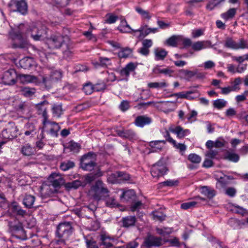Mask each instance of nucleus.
I'll return each instance as SVG.
<instances>
[{
  "mask_svg": "<svg viewBox=\"0 0 248 248\" xmlns=\"http://www.w3.org/2000/svg\"><path fill=\"white\" fill-rule=\"evenodd\" d=\"M27 29L25 25L21 24L10 32V37L14 41V45L16 47L26 48L29 45L25 36Z\"/></svg>",
  "mask_w": 248,
  "mask_h": 248,
  "instance_id": "nucleus-1",
  "label": "nucleus"
},
{
  "mask_svg": "<svg viewBox=\"0 0 248 248\" xmlns=\"http://www.w3.org/2000/svg\"><path fill=\"white\" fill-rule=\"evenodd\" d=\"M43 117L44 120L43 121V126L42 128V132L40 135L41 139L45 138L44 132L50 134L53 137H57L58 132L60 129V127L58 124L50 122L47 120V113L45 111V109L44 108Z\"/></svg>",
  "mask_w": 248,
  "mask_h": 248,
  "instance_id": "nucleus-2",
  "label": "nucleus"
},
{
  "mask_svg": "<svg viewBox=\"0 0 248 248\" xmlns=\"http://www.w3.org/2000/svg\"><path fill=\"white\" fill-rule=\"evenodd\" d=\"M109 191L105 186V184L98 180L89 191V195L94 199L99 201L104 199L108 195Z\"/></svg>",
  "mask_w": 248,
  "mask_h": 248,
  "instance_id": "nucleus-3",
  "label": "nucleus"
},
{
  "mask_svg": "<svg viewBox=\"0 0 248 248\" xmlns=\"http://www.w3.org/2000/svg\"><path fill=\"white\" fill-rule=\"evenodd\" d=\"M30 32L35 41L41 40L46 37L47 28L41 22L32 23L30 28Z\"/></svg>",
  "mask_w": 248,
  "mask_h": 248,
  "instance_id": "nucleus-4",
  "label": "nucleus"
},
{
  "mask_svg": "<svg viewBox=\"0 0 248 248\" xmlns=\"http://www.w3.org/2000/svg\"><path fill=\"white\" fill-rule=\"evenodd\" d=\"M224 46L234 50L248 49V40L242 38L238 41H235L232 38H227L225 40Z\"/></svg>",
  "mask_w": 248,
  "mask_h": 248,
  "instance_id": "nucleus-5",
  "label": "nucleus"
},
{
  "mask_svg": "<svg viewBox=\"0 0 248 248\" xmlns=\"http://www.w3.org/2000/svg\"><path fill=\"white\" fill-rule=\"evenodd\" d=\"M10 10L12 12H18L25 15L28 11V6L25 0H11L9 3Z\"/></svg>",
  "mask_w": 248,
  "mask_h": 248,
  "instance_id": "nucleus-6",
  "label": "nucleus"
},
{
  "mask_svg": "<svg viewBox=\"0 0 248 248\" xmlns=\"http://www.w3.org/2000/svg\"><path fill=\"white\" fill-rule=\"evenodd\" d=\"M69 41L67 36H62L60 33H56L47 40V43L50 48H59L66 42Z\"/></svg>",
  "mask_w": 248,
  "mask_h": 248,
  "instance_id": "nucleus-7",
  "label": "nucleus"
},
{
  "mask_svg": "<svg viewBox=\"0 0 248 248\" xmlns=\"http://www.w3.org/2000/svg\"><path fill=\"white\" fill-rule=\"evenodd\" d=\"M72 232V227L68 222L60 223L57 227V234L62 238V241L67 239Z\"/></svg>",
  "mask_w": 248,
  "mask_h": 248,
  "instance_id": "nucleus-8",
  "label": "nucleus"
},
{
  "mask_svg": "<svg viewBox=\"0 0 248 248\" xmlns=\"http://www.w3.org/2000/svg\"><path fill=\"white\" fill-rule=\"evenodd\" d=\"M93 155V153H89L82 157L80 165L83 170L87 171H91L93 170L95 166Z\"/></svg>",
  "mask_w": 248,
  "mask_h": 248,
  "instance_id": "nucleus-9",
  "label": "nucleus"
},
{
  "mask_svg": "<svg viewBox=\"0 0 248 248\" xmlns=\"http://www.w3.org/2000/svg\"><path fill=\"white\" fill-rule=\"evenodd\" d=\"M17 75L14 69H10L4 72L2 78L3 83L5 85H13L16 82Z\"/></svg>",
  "mask_w": 248,
  "mask_h": 248,
  "instance_id": "nucleus-10",
  "label": "nucleus"
},
{
  "mask_svg": "<svg viewBox=\"0 0 248 248\" xmlns=\"http://www.w3.org/2000/svg\"><path fill=\"white\" fill-rule=\"evenodd\" d=\"M168 169L162 162L159 161L153 166L151 173L153 177L158 178L166 174Z\"/></svg>",
  "mask_w": 248,
  "mask_h": 248,
  "instance_id": "nucleus-11",
  "label": "nucleus"
},
{
  "mask_svg": "<svg viewBox=\"0 0 248 248\" xmlns=\"http://www.w3.org/2000/svg\"><path fill=\"white\" fill-rule=\"evenodd\" d=\"M48 183L53 187H59L64 183L63 177L59 173H52L48 178Z\"/></svg>",
  "mask_w": 248,
  "mask_h": 248,
  "instance_id": "nucleus-12",
  "label": "nucleus"
},
{
  "mask_svg": "<svg viewBox=\"0 0 248 248\" xmlns=\"http://www.w3.org/2000/svg\"><path fill=\"white\" fill-rule=\"evenodd\" d=\"M168 131L176 134L177 138L180 139L188 135L190 133L188 129H184L180 126H175L174 125H171L169 127V131Z\"/></svg>",
  "mask_w": 248,
  "mask_h": 248,
  "instance_id": "nucleus-13",
  "label": "nucleus"
},
{
  "mask_svg": "<svg viewBox=\"0 0 248 248\" xmlns=\"http://www.w3.org/2000/svg\"><path fill=\"white\" fill-rule=\"evenodd\" d=\"M144 244L147 247L159 246L162 244V240L160 237L149 235L145 239Z\"/></svg>",
  "mask_w": 248,
  "mask_h": 248,
  "instance_id": "nucleus-14",
  "label": "nucleus"
},
{
  "mask_svg": "<svg viewBox=\"0 0 248 248\" xmlns=\"http://www.w3.org/2000/svg\"><path fill=\"white\" fill-rule=\"evenodd\" d=\"M19 81L23 84L35 83L39 82L37 78L33 75L22 74L18 77Z\"/></svg>",
  "mask_w": 248,
  "mask_h": 248,
  "instance_id": "nucleus-15",
  "label": "nucleus"
},
{
  "mask_svg": "<svg viewBox=\"0 0 248 248\" xmlns=\"http://www.w3.org/2000/svg\"><path fill=\"white\" fill-rule=\"evenodd\" d=\"M101 240V245L104 246L106 248H109L112 247L113 243L115 241V239L113 237H110L108 234L102 233L100 235Z\"/></svg>",
  "mask_w": 248,
  "mask_h": 248,
  "instance_id": "nucleus-16",
  "label": "nucleus"
},
{
  "mask_svg": "<svg viewBox=\"0 0 248 248\" xmlns=\"http://www.w3.org/2000/svg\"><path fill=\"white\" fill-rule=\"evenodd\" d=\"M211 43L208 41H197L191 45V47L195 51H199L210 46Z\"/></svg>",
  "mask_w": 248,
  "mask_h": 248,
  "instance_id": "nucleus-17",
  "label": "nucleus"
},
{
  "mask_svg": "<svg viewBox=\"0 0 248 248\" xmlns=\"http://www.w3.org/2000/svg\"><path fill=\"white\" fill-rule=\"evenodd\" d=\"M154 53L155 60L156 61H163L168 54V52L161 47H156L154 49Z\"/></svg>",
  "mask_w": 248,
  "mask_h": 248,
  "instance_id": "nucleus-18",
  "label": "nucleus"
},
{
  "mask_svg": "<svg viewBox=\"0 0 248 248\" xmlns=\"http://www.w3.org/2000/svg\"><path fill=\"white\" fill-rule=\"evenodd\" d=\"M151 122L150 118L146 116H140L136 118L135 124L137 126L142 127L145 125L150 124Z\"/></svg>",
  "mask_w": 248,
  "mask_h": 248,
  "instance_id": "nucleus-19",
  "label": "nucleus"
},
{
  "mask_svg": "<svg viewBox=\"0 0 248 248\" xmlns=\"http://www.w3.org/2000/svg\"><path fill=\"white\" fill-rule=\"evenodd\" d=\"M168 142L171 143L174 147L179 149L180 151H185L186 150V146L182 143H177L176 141L170 137L168 131L166 132V135H164Z\"/></svg>",
  "mask_w": 248,
  "mask_h": 248,
  "instance_id": "nucleus-20",
  "label": "nucleus"
},
{
  "mask_svg": "<svg viewBox=\"0 0 248 248\" xmlns=\"http://www.w3.org/2000/svg\"><path fill=\"white\" fill-rule=\"evenodd\" d=\"M19 64L24 69H29L34 64V62L31 57H25L19 61Z\"/></svg>",
  "mask_w": 248,
  "mask_h": 248,
  "instance_id": "nucleus-21",
  "label": "nucleus"
},
{
  "mask_svg": "<svg viewBox=\"0 0 248 248\" xmlns=\"http://www.w3.org/2000/svg\"><path fill=\"white\" fill-rule=\"evenodd\" d=\"M223 157L225 159L234 163L237 162L239 160V155L232 151L226 152Z\"/></svg>",
  "mask_w": 248,
  "mask_h": 248,
  "instance_id": "nucleus-22",
  "label": "nucleus"
},
{
  "mask_svg": "<svg viewBox=\"0 0 248 248\" xmlns=\"http://www.w3.org/2000/svg\"><path fill=\"white\" fill-rule=\"evenodd\" d=\"M166 142L164 140H155L151 141L150 146L153 149V152L160 151L164 147Z\"/></svg>",
  "mask_w": 248,
  "mask_h": 248,
  "instance_id": "nucleus-23",
  "label": "nucleus"
},
{
  "mask_svg": "<svg viewBox=\"0 0 248 248\" xmlns=\"http://www.w3.org/2000/svg\"><path fill=\"white\" fill-rule=\"evenodd\" d=\"M153 71L155 74H162L169 77H171L174 73V71L170 68H161L160 66L158 65L154 68Z\"/></svg>",
  "mask_w": 248,
  "mask_h": 248,
  "instance_id": "nucleus-24",
  "label": "nucleus"
},
{
  "mask_svg": "<svg viewBox=\"0 0 248 248\" xmlns=\"http://www.w3.org/2000/svg\"><path fill=\"white\" fill-rule=\"evenodd\" d=\"M180 36L173 35L168 39L165 42V44L173 47L176 46L180 44Z\"/></svg>",
  "mask_w": 248,
  "mask_h": 248,
  "instance_id": "nucleus-25",
  "label": "nucleus"
},
{
  "mask_svg": "<svg viewBox=\"0 0 248 248\" xmlns=\"http://www.w3.org/2000/svg\"><path fill=\"white\" fill-rule=\"evenodd\" d=\"M201 193L207 196L208 198L211 199L216 195L214 189L208 186H202L201 189Z\"/></svg>",
  "mask_w": 248,
  "mask_h": 248,
  "instance_id": "nucleus-26",
  "label": "nucleus"
},
{
  "mask_svg": "<svg viewBox=\"0 0 248 248\" xmlns=\"http://www.w3.org/2000/svg\"><path fill=\"white\" fill-rule=\"evenodd\" d=\"M24 128H25L24 134L26 136H32L33 135H34L36 133L35 126L32 123H27L25 125Z\"/></svg>",
  "mask_w": 248,
  "mask_h": 248,
  "instance_id": "nucleus-27",
  "label": "nucleus"
},
{
  "mask_svg": "<svg viewBox=\"0 0 248 248\" xmlns=\"http://www.w3.org/2000/svg\"><path fill=\"white\" fill-rule=\"evenodd\" d=\"M118 29L123 33H130L132 31V29L125 19L121 20V23L118 27Z\"/></svg>",
  "mask_w": 248,
  "mask_h": 248,
  "instance_id": "nucleus-28",
  "label": "nucleus"
},
{
  "mask_svg": "<svg viewBox=\"0 0 248 248\" xmlns=\"http://www.w3.org/2000/svg\"><path fill=\"white\" fill-rule=\"evenodd\" d=\"M136 218L135 216H127L123 218V224L124 227H129L134 226Z\"/></svg>",
  "mask_w": 248,
  "mask_h": 248,
  "instance_id": "nucleus-29",
  "label": "nucleus"
},
{
  "mask_svg": "<svg viewBox=\"0 0 248 248\" xmlns=\"http://www.w3.org/2000/svg\"><path fill=\"white\" fill-rule=\"evenodd\" d=\"M35 201V197L31 195H26L23 200V203L28 208L32 207Z\"/></svg>",
  "mask_w": 248,
  "mask_h": 248,
  "instance_id": "nucleus-30",
  "label": "nucleus"
},
{
  "mask_svg": "<svg viewBox=\"0 0 248 248\" xmlns=\"http://www.w3.org/2000/svg\"><path fill=\"white\" fill-rule=\"evenodd\" d=\"M103 200H105L106 205L108 207L113 208L117 207L119 205L118 203L116 201L114 197H110L109 195Z\"/></svg>",
  "mask_w": 248,
  "mask_h": 248,
  "instance_id": "nucleus-31",
  "label": "nucleus"
},
{
  "mask_svg": "<svg viewBox=\"0 0 248 248\" xmlns=\"http://www.w3.org/2000/svg\"><path fill=\"white\" fill-rule=\"evenodd\" d=\"M22 154L26 156H30L33 154L34 149L29 143L23 145L21 149Z\"/></svg>",
  "mask_w": 248,
  "mask_h": 248,
  "instance_id": "nucleus-32",
  "label": "nucleus"
},
{
  "mask_svg": "<svg viewBox=\"0 0 248 248\" xmlns=\"http://www.w3.org/2000/svg\"><path fill=\"white\" fill-rule=\"evenodd\" d=\"M21 94L26 97L32 96L36 93V90L34 88L25 87L21 90Z\"/></svg>",
  "mask_w": 248,
  "mask_h": 248,
  "instance_id": "nucleus-33",
  "label": "nucleus"
},
{
  "mask_svg": "<svg viewBox=\"0 0 248 248\" xmlns=\"http://www.w3.org/2000/svg\"><path fill=\"white\" fill-rule=\"evenodd\" d=\"M179 184V181L178 180H172V179H168L166 181H165L163 182H161L159 184V186L160 187H172L177 186Z\"/></svg>",
  "mask_w": 248,
  "mask_h": 248,
  "instance_id": "nucleus-34",
  "label": "nucleus"
},
{
  "mask_svg": "<svg viewBox=\"0 0 248 248\" xmlns=\"http://www.w3.org/2000/svg\"><path fill=\"white\" fill-rule=\"evenodd\" d=\"M51 185L48 183H44L41 187V191L44 195H49L53 193V190L50 188Z\"/></svg>",
  "mask_w": 248,
  "mask_h": 248,
  "instance_id": "nucleus-35",
  "label": "nucleus"
},
{
  "mask_svg": "<svg viewBox=\"0 0 248 248\" xmlns=\"http://www.w3.org/2000/svg\"><path fill=\"white\" fill-rule=\"evenodd\" d=\"M85 184H83L80 181L77 180L71 182H68L65 184V186L67 188L77 189L81 186H85Z\"/></svg>",
  "mask_w": 248,
  "mask_h": 248,
  "instance_id": "nucleus-36",
  "label": "nucleus"
},
{
  "mask_svg": "<svg viewBox=\"0 0 248 248\" xmlns=\"http://www.w3.org/2000/svg\"><path fill=\"white\" fill-rule=\"evenodd\" d=\"M236 9L235 8H231L226 12L221 15V17L225 20L232 18L236 14Z\"/></svg>",
  "mask_w": 248,
  "mask_h": 248,
  "instance_id": "nucleus-37",
  "label": "nucleus"
},
{
  "mask_svg": "<svg viewBox=\"0 0 248 248\" xmlns=\"http://www.w3.org/2000/svg\"><path fill=\"white\" fill-rule=\"evenodd\" d=\"M241 83L242 78L240 77H237L231 82L232 85L231 86L233 89L234 92H238L240 90V85Z\"/></svg>",
  "mask_w": 248,
  "mask_h": 248,
  "instance_id": "nucleus-38",
  "label": "nucleus"
},
{
  "mask_svg": "<svg viewBox=\"0 0 248 248\" xmlns=\"http://www.w3.org/2000/svg\"><path fill=\"white\" fill-rule=\"evenodd\" d=\"M228 104L227 101L223 99H217L213 102V106L214 108L218 109H222L225 107Z\"/></svg>",
  "mask_w": 248,
  "mask_h": 248,
  "instance_id": "nucleus-39",
  "label": "nucleus"
},
{
  "mask_svg": "<svg viewBox=\"0 0 248 248\" xmlns=\"http://www.w3.org/2000/svg\"><path fill=\"white\" fill-rule=\"evenodd\" d=\"M119 171H116L108 175V181L112 184L119 183Z\"/></svg>",
  "mask_w": 248,
  "mask_h": 248,
  "instance_id": "nucleus-40",
  "label": "nucleus"
},
{
  "mask_svg": "<svg viewBox=\"0 0 248 248\" xmlns=\"http://www.w3.org/2000/svg\"><path fill=\"white\" fill-rule=\"evenodd\" d=\"M75 166V163L71 161H67L62 162L60 165V168L63 171H66Z\"/></svg>",
  "mask_w": 248,
  "mask_h": 248,
  "instance_id": "nucleus-41",
  "label": "nucleus"
},
{
  "mask_svg": "<svg viewBox=\"0 0 248 248\" xmlns=\"http://www.w3.org/2000/svg\"><path fill=\"white\" fill-rule=\"evenodd\" d=\"M136 11L140 14L141 17L144 19H150L152 16V15L148 11L144 10L141 8H136Z\"/></svg>",
  "mask_w": 248,
  "mask_h": 248,
  "instance_id": "nucleus-42",
  "label": "nucleus"
},
{
  "mask_svg": "<svg viewBox=\"0 0 248 248\" xmlns=\"http://www.w3.org/2000/svg\"><path fill=\"white\" fill-rule=\"evenodd\" d=\"M153 217L156 220L162 221L165 219L166 215L162 212L159 211H155L152 212Z\"/></svg>",
  "mask_w": 248,
  "mask_h": 248,
  "instance_id": "nucleus-43",
  "label": "nucleus"
},
{
  "mask_svg": "<svg viewBox=\"0 0 248 248\" xmlns=\"http://www.w3.org/2000/svg\"><path fill=\"white\" fill-rule=\"evenodd\" d=\"M188 159L192 163L199 164L202 158L200 156L196 154H190L188 156Z\"/></svg>",
  "mask_w": 248,
  "mask_h": 248,
  "instance_id": "nucleus-44",
  "label": "nucleus"
},
{
  "mask_svg": "<svg viewBox=\"0 0 248 248\" xmlns=\"http://www.w3.org/2000/svg\"><path fill=\"white\" fill-rule=\"evenodd\" d=\"M9 133H12L11 130L10 129H6L1 132V135L5 140L12 139L16 136L15 134L13 133L12 134H9Z\"/></svg>",
  "mask_w": 248,
  "mask_h": 248,
  "instance_id": "nucleus-45",
  "label": "nucleus"
},
{
  "mask_svg": "<svg viewBox=\"0 0 248 248\" xmlns=\"http://www.w3.org/2000/svg\"><path fill=\"white\" fill-rule=\"evenodd\" d=\"M224 1L225 0H210L206 6V8L212 10L215 7Z\"/></svg>",
  "mask_w": 248,
  "mask_h": 248,
  "instance_id": "nucleus-46",
  "label": "nucleus"
},
{
  "mask_svg": "<svg viewBox=\"0 0 248 248\" xmlns=\"http://www.w3.org/2000/svg\"><path fill=\"white\" fill-rule=\"evenodd\" d=\"M52 111L54 116L60 117L62 113V106L61 105H54L52 108Z\"/></svg>",
  "mask_w": 248,
  "mask_h": 248,
  "instance_id": "nucleus-47",
  "label": "nucleus"
},
{
  "mask_svg": "<svg viewBox=\"0 0 248 248\" xmlns=\"http://www.w3.org/2000/svg\"><path fill=\"white\" fill-rule=\"evenodd\" d=\"M142 31H143V28H141L140 27L138 30H133L132 29L131 32L134 37L138 39H141L144 38V35H143Z\"/></svg>",
  "mask_w": 248,
  "mask_h": 248,
  "instance_id": "nucleus-48",
  "label": "nucleus"
},
{
  "mask_svg": "<svg viewBox=\"0 0 248 248\" xmlns=\"http://www.w3.org/2000/svg\"><path fill=\"white\" fill-rule=\"evenodd\" d=\"M132 54V50L129 48H125L119 53V56L121 58H127Z\"/></svg>",
  "mask_w": 248,
  "mask_h": 248,
  "instance_id": "nucleus-49",
  "label": "nucleus"
},
{
  "mask_svg": "<svg viewBox=\"0 0 248 248\" xmlns=\"http://www.w3.org/2000/svg\"><path fill=\"white\" fill-rule=\"evenodd\" d=\"M62 78V72L60 70H54L51 72L50 78L53 80H58Z\"/></svg>",
  "mask_w": 248,
  "mask_h": 248,
  "instance_id": "nucleus-50",
  "label": "nucleus"
},
{
  "mask_svg": "<svg viewBox=\"0 0 248 248\" xmlns=\"http://www.w3.org/2000/svg\"><path fill=\"white\" fill-rule=\"evenodd\" d=\"M180 73L186 78H191L197 74V71H192L187 70H181Z\"/></svg>",
  "mask_w": 248,
  "mask_h": 248,
  "instance_id": "nucleus-51",
  "label": "nucleus"
},
{
  "mask_svg": "<svg viewBox=\"0 0 248 248\" xmlns=\"http://www.w3.org/2000/svg\"><path fill=\"white\" fill-rule=\"evenodd\" d=\"M121 136L132 140L135 138L136 134L133 131L128 130L124 131L121 134Z\"/></svg>",
  "mask_w": 248,
  "mask_h": 248,
  "instance_id": "nucleus-52",
  "label": "nucleus"
},
{
  "mask_svg": "<svg viewBox=\"0 0 248 248\" xmlns=\"http://www.w3.org/2000/svg\"><path fill=\"white\" fill-rule=\"evenodd\" d=\"M143 206V204L140 201L134 202L130 207V210L132 212L139 211Z\"/></svg>",
  "mask_w": 248,
  "mask_h": 248,
  "instance_id": "nucleus-53",
  "label": "nucleus"
},
{
  "mask_svg": "<svg viewBox=\"0 0 248 248\" xmlns=\"http://www.w3.org/2000/svg\"><path fill=\"white\" fill-rule=\"evenodd\" d=\"M83 90L86 94H90L94 91V86L90 83H86L83 86Z\"/></svg>",
  "mask_w": 248,
  "mask_h": 248,
  "instance_id": "nucleus-54",
  "label": "nucleus"
},
{
  "mask_svg": "<svg viewBox=\"0 0 248 248\" xmlns=\"http://www.w3.org/2000/svg\"><path fill=\"white\" fill-rule=\"evenodd\" d=\"M102 175L101 173L100 172H98L96 174H93V173L89 174L88 175H87L85 176V184L86 183H90L93 181L95 178V176H100Z\"/></svg>",
  "mask_w": 248,
  "mask_h": 248,
  "instance_id": "nucleus-55",
  "label": "nucleus"
},
{
  "mask_svg": "<svg viewBox=\"0 0 248 248\" xmlns=\"http://www.w3.org/2000/svg\"><path fill=\"white\" fill-rule=\"evenodd\" d=\"M80 148L79 144L74 142H71L68 146V149L74 153H77Z\"/></svg>",
  "mask_w": 248,
  "mask_h": 248,
  "instance_id": "nucleus-56",
  "label": "nucleus"
},
{
  "mask_svg": "<svg viewBox=\"0 0 248 248\" xmlns=\"http://www.w3.org/2000/svg\"><path fill=\"white\" fill-rule=\"evenodd\" d=\"M119 183H123L130 179V175L126 172L119 171Z\"/></svg>",
  "mask_w": 248,
  "mask_h": 248,
  "instance_id": "nucleus-57",
  "label": "nucleus"
},
{
  "mask_svg": "<svg viewBox=\"0 0 248 248\" xmlns=\"http://www.w3.org/2000/svg\"><path fill=\"white\" fill-rule=\"evenodd\" d=\"M103 74L105 75L106 76H107V77L106 78V81L107 82H112L116 80V76L113 72H109L107 71L106 72H104Z\"/></svg>",
  "mask_w": 248,
  "mask_h": 248,
  "instance_id": "nucleus-58",
  "label": "nucleus"
},
{
  "mask_svg": "<svg viewBox=\"0 0 248 248\" xmlns=\"http://www.w3.org/2000/svg\"><path fill=\"white\" fill-rule=\"evenodd\" d=\"M197 203V202L195 201H191L187 202H185L181 204V207L183 209L186 210L195 207Z\"/></svg>",
  "mask_w": 248,
  "mask_h": 248,
  "instance_id": "nucleus-59",
  "label": "nucleus"
},
{
  "mask_svg": "<svg viewBox=\"0 0 248 248\" xmlns=\"http://www.w3.org/2000/svg\"><path fill=\"white\" fill-rule=\"evenodd\" d=\"M85 242L87 248H98L96 242L93 239H88L85 238Z\"/></svg>",
  "mask_w": 248,
  "mask_h": 248,
  "instance_id": "nucleus-60",
  "label": "nucleus"
},
{
  "mask_svg": "<svg viewBox=\"0 0 248 248\" xmlns=\"http://www.w3.org/2000/svg\"><path fill=\"white\" fill-rule=\"evenodd\" d=\"M135 196V192L132 189L128 190L123 192L121 198H124L127 199H131Z\"/></svg>",
  "mask_w": 248,
  "mask_h": 248,
  "instance_id": "nucleus-61",
  "label": "nucleus"
},
{
  "mask_svg": "<svg viewBox=\"0 0 248 248\" xmlns=\"http://www.w3.org/2000/svg\"><path fill=\"white\" fill-rule=\"evenodd\" d=\"M216 64L212 61H207L205 62L202 65L200 66H203L205 69L208 70L213 68L215 67Z\"/></svg>",
  "mask_w": 248,
  "mask_h": 248,
  "instance_id": "nucleus-62",
  "label": "nucleus"
},
{
  "mask_svg": "<svg viewBox=\"0 0 248 248\" xmlns=\"http://www.w3.org/2000/svg\"><path fill=\"white\" fill-rule=\"evenodd\" d=\"M232 210L236 213L244 216L247 212L246 210L239 206H233Z\"/></svg>",
  "mask_w": 248,
  "mask_h": 248,
  "instance_id": "nucleus-63",
  "label": "nucleus"
},
{
  "mask_svg": "<svg viewBox=\"0 0 248 248\" xmlns=\"http://www.w3.org/2000/svg\"><path fill=\"white\" fill-rule=\"evenodd\" d=\"M236 114V111L235 108H230L226 109L225 112V115L226 117L231 118Z\"/></svg>",
  "mask_w": 248,
  "mask_h": 248,
  "instance_id": "nucleus-64",
  "label": "nucleus"
}]
</instances>
